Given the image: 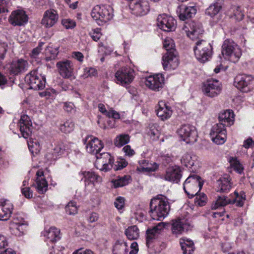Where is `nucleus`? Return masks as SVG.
<instances>
[{"label":"nucleus","mask_w":254,"mask_h":254,"mask_svg":"<svg viewBox=\"0 0 254 254\" xmlns=\"http://www.w3.org/2000/svg\"><path fill=\"white\" fill-rule=\"evenodd\" d=\"M170 209L167 198L162 194L157 195L150 201L149 213L154 220L162 221L168 215Z\"/></svg>","instance_id":"nucleus-1"},{"label":"nucleus","mask_w":254,"mask_h":254,"mask_svg":"<svg viewBox=\"0 0 254 254\" xmlns=\"http://www.w3.org/2000/svg\"><path fill=\"white\" fill-rule=\"evenodd\" d=\"M113 11L109 5H97L92 9L91 15L99 25H102L113 18Z\"/></svg>","instance_id":"nucleus-2"},{"label":"nucleus","mask_w":254,"mask_h":254,"mask_svg":"<svg viewBox=\"0 0 254 254\" xmlns=\"http://www.w3.org/2000/svg\"><path fill=\"white\" fill-rule=\"evenodd\" d=\"M222 54L225 59L236 63L242 56L240 47L232 40H225L222 46Z\"/></svg>","instance_id":"nucleus-3"},{"label":"nucleus","mask_w":254,"mask_h":254,"mask_svg":"<svg viewBox=\"0 0 254 254\" xmlns=\"http://www.w3.org/2000/svg\"><path fill=\"white\" fill-rule=\"evenodd\" d=\"M200 177L196 175L190 176L185 181L183 189L190 198L196 195L201 190L203 183Z\"/></svg>","instance_id":"nucleus-4"},{"label":"nucleus","mask_w":254,"mask_h":254,"mask_svg":"<svg viewBox=\"0 0 254 254\" xmlns=\"http://www.w3.org/2000/svg\"><path fill=\"white\" fill-rule=\"evenodd\" d=\"M193 51L197 60L201 63H205L212 56V47L208 42L200 40L196 42Z\"/></svg>","instance_id":"nucleus-5"},{"label":"nucleus","mask_w":254,"mask_h":254,"mask_svg":"<svg viewBox=\"0 0 254 254\" xmlns=\"http://www.w3.org/2000/svg\"><path fill=\"white\" fill-rule=\"evenodd\" d=\"M25 82L29 88L35 90L43 89L45 87L46 77L38 73L37 70L31 71L25 77Z\"/></svg>","instance_id":"nucleus-6"},{"label":"nucleus","mask_w":254,"mask_h":254,"mask_svg":"<svg viewBox=\"0 0 254 254\" xmlns=\"http://www.w3.org/2000/svg\"><path fill=\"white\" fill-rule=\"evenodd\" d=\"M234 85L242 92H247L254 87V78L250 75H238L235 78Z\"/></svg>","instance_id":"nucleus-7"},{"label":"nucleus","mask_w":254,"mask_h":254,"mask_svg":"<svg viewBox=\"0 0 254 254\" xmlns=\"http://www.w3.org/2000/svg\"><path fill=\"white\" fill-rule=\"evenodd\" d=\"M210 135L212 140L217 144H223L226 139V130L222 123L214 125L211 130Z\"/></svg>","instance_id":"nucleus-8"},{"label":"nucleus","mask_w":254,"mask_h":254,"mask_svg":"<svg viewBox=\"0 0 254 254\" xmlns=\"http://www.w3.org/2000/svg\"><path fill=\"white\" fill-rule=\"evenodd\" d=\"M158 26L166 32L174 31L176 27V21L172 16L166 14L159 15L157 19Z\"/></svg>","instance_id":"nucleus-9"},{"label":"nucleus","mask_w":254,"mask_h":254,"mask_svg":"<svg viewBox=\"0 0 254 254\" xmlns=\"http://www.w3.org/2000/svg\"><path fill=\"white\" fill-rule=\"evenodd\" d=\"M118 83L125 85L130 83L134 78V70L128 67H122L115 74Z\"/></svg>","instance_id":"nucleus-10"},{"label":"nucleus","mask_w":254,"mask_h":254,"mask_svg":"<svg viewBox=\"0 0 254 254\" xmlns=\"http://www.w3.org/2000/svg\"><path fill=\"white\" fill-rule=\"evenodd\" d=\"M87 151L93 155H98L104 147V144L98 138L92 136H87L84 141Z\"/></svg>","instance_id":"nucleus-11"},{"label":"nucleus","mask_w":254,"mask_h":254,"mask_svg":"<svg viewBox=\"0 0 254 254\" xmlns=\"http://www.w3.org/2000/svg\"><path fill=\"white\" fill-rule=\"evenodd\" d=\"M180 137L187 143L196 140V132L195 127L190 125H182L177 130Z\"/></svg>","instance_id":"nucleus-12"},{"label":"nucleus","mask_w":254,"mask_h":254,"mask_svg":"<svg viewBox=\"0 0 254 254\" xmlns=\"http://www.w3.org/2000/svg\"><path fill=\"white\" fill-rule=\"evenodd\" d=\"M129 7L132 13L136 16L144 15L149 11V3L146 0L132 1L130 3Z\"/></svg>","instance_id":"nucleus-13"},{"label":"nucleus","mask_w":254,"mask_h":254,"mask_svg":"<svg viewBox=\"0 0 254 254\" xmlns=\"http://www.w3.org/2000/svg\"><path fill=\"white\" fill-rule=\"evenodd\" d=\"M164 83V77L162 74H157L149 76L146 78L145 85L149 89L154 91H159L160 88H163Z\"/></svg>","instance_id":"nucleus-14"},{"label":"nucleus","mask_w":254,"mask_h":254,"mask_svg":"<svg viewBox=\"0 0 254 254\" xmlns=\"http://www.w3.org/2000/svg\"><path fill=\"white\" fill-rule=\"evenodd\" d=\"M202 91L208 97H213L220 94L221 91L220 83L217 80H210L203 84Z\"/></svg>","instance_id":"nucleus-15"},{"label":"nucleus","mask_w":254,"mask_h":254,"mask_svg":"<svg viewBox=\"0 0 254 254\" xmlns=\"http://www.w3.org/2000/svg\"><path fill=\"white\" fill-rule=\"evenodd\" d=\"M97 163L102 165L100 170L102 171L107 172L113 167L114 159L108 152H104L96 155Z\"/></svg>","instance_id":"nucleus-16"},{"label":"nucleus","mask_w":254,"mask_h":254,"mask_svg":"<svg viewBox=\"0 0 254 254\" xmlns=\"http://www.w3.org/2000/svg\"><path fill=\"white\" fill-rule=\"evenodd\" d=\"M162 64L165 70L174 69L179 65V62L177 52L166 53L162 57Z\"/></svg>","instance_id":"nucleus-17"},{"label":"nucleus","mask_w":254,"mask_h":254,"mask_svg":"<svg viewBox=\"0 0 254 254\" xmlns=\"http://www.w3.org/2000/svg\"><path fill=\"white\" fill-rule=\"evenodd\" d=\"M8 21L14 26H21L28 21V16L24 10H17L11 12Z\"/></svg>","instance_id":"nucleus-18"},{"label":"nucleus","mask_w":254,"mask_h":254,"mask_svg":"<svg viewBox=\"0 0 254 254\" xmlns=\"http://www.w3.org/2000/svg\"><path fill=\"white\" fill-rule=\"evenodd\" d=\"M59 15L54 9L46 10L41 20V24L46 28L53 27L58 21Z\"/></svg>","instance_id":"nucleus-19"},{"label":"nucleus","mask_w":254,"mask_h":254,"mask_svg":"<svg viewBox=\"0 0 254 254\" xmlns=\"http://www.w3.org/2000/svg\"><path fill=\"white\" fill-rule=\"evenodd\" d=\"M56 65L60 74L63 77L68 78L72 76L73 64L71 61L69 60L60 61L57 63Z\"/></svg>","instance_id":"nucleus-20"},{"label":"nucleus","mask_w":254,"mask_h":254,"mask_svg":"<svg viewBox=\"0 0 254 254\" xmlns=\"http://www.w3.org/2000/svg\"><path fill=\"white\" fill-rule=\"evenodd\" d=\"M171 226L172 233L176 236L188 231L191 227L189 223H186L184 220L180 218L172 220Z\"/></svg>","instance_id":"nucleus-21"},{"label":"nucleus","mask_w":254,"mask_h":254,"mask_svg":"<svg viewBox=\"0 0 254 254\" xmlns=\"http://www.w3.org/2000/svg\"><path fill=\"white\" fill-rule=\"evenodd\" d=\"M18 124L22 136L27 138L31 134L32 130V123L29 117L26 115H22Z\"/></svg>","instance_id":"nucleus-22"},{"label":"nucleus","mask_w":254,"mask_h":254,"mask_svg":"<svg viewBox=\"0 0 254 254\" xmlns=\"http://www.w3.org/2000/svg\"><path fill=\"white\" fill-rule=\"evenodd\" d=\"M29 65V64L26 60L19 59L12 61L9 67V70L11 73L17 75L27 71Z\"/></svg>","instance_id":"nucleus-23"},{"label":"nucleus","mask_w":254,"mask_h":254,"mask_svg":"<svg viewBox=\"0 0 254 254\" xmlns=\"http://www.w3.org/2000/svg\"><path fill=\"white\" fill-rule=\"evenodd\" d=\"M183 29L187 35L191 39H193L195 37H198L203 32L201 25H196L194 22L186 23L184 26Z\"/></svg>","instance_id":"nucleus-24"},{"label":"nucleus","mask_w":254,"mask_h":254,"mask_svg":"<svg viewBox=\"0 0 254 254\" xmlns=\"http://www.w3.org/2000/svg\"><path fill=\"white\" fill-rule=\"evenodd\" d=\"M216 190L218 192L227 193L232 187L231 179L228 175L221 177L216 182Z\"/></svg>","instance_id":"nucleus-25"},{"label":"nucleus","mask_w":254,"mask_h":254,"mask_svg":"<svg viewBox=\"0 0 254 254\" xmlns=\"http://www.w3.org/2000/svg\"><path fill=\"white\" fill-rule=\"evenodd\" d=\"M13 209L12 204L8 200L0 201V220L6 221L9 219Z\"/></svg>","instance_id":"nucleus-26"},{"label":"nucleus","mask_w":254,"mask_h":254,"mask_svg":"<svg viewBox=\"0 0 254 254\" xmlns=\"http://www.w3.org/2000/svg\"><path fill=\"white\" fill-rule=\"evenodd\" d=\"M156 114L162 120H165L171 117L172 114V111L171 110V108L167 106L164 102L160 101L158 104Z\"/></svg>","instance_id":"nucleus-27"},{"label":"nucleus","mask_w":254,"mask_h":254,"mask_svg":"<svg viewBox=\"0 0 254 254\" xmlns=\"http://www.w3.org/2000/svg\"><path fill=\"white\" fill-rule=\"evenodd\" d=\"M65 150L64 144L62 142H58L53 151L48 152L45 155V158L49 161L55 160L59 156L64 154Z\"/></svg>","instance_id":"nucleus-28"},{"label":"nucleus","mask_w":254,"mask_h":254,"mask_svg":"<svg viewBox=\"0 0 254 254\" xmlns=\"http://www.w3.org/2000/svg\"><path fill=\"white\" fill-rule=\"evenodd\" d=\"M182 176L179 168H169L166 170L164 178L167 181L177 183L180 181Z\"/></svg>","instance_id":"nucleus-29"},{"label":"nucleus","mask_w":254,"mask_h":254,"mask_svg":"<svg viewBox=\"0 0 254 254\" xmlns=\"http://www.w3.org/2000/svg\"><path fill=\"white\" fill-rule=\"evenodd\" d=\"M218 118L219 123H222L225 127L231 126L234 122V113L230 110H226L220 113Z\"/></svg>","instance_id":"nucleus-30"},{"label":"nucleus","mask_w":254,"mask_h":254,"mask_svg":"<svg viewBox=\"0 0 254 254\" xmlns=\"http://www.w3.org/2000/svg\"><path fill=\"white\" fill-rule=\"evenodd\" d=\"M196 12V9L194 6H183L178 12V15L180 20L185 21L192 17Z\"/></svg>","instance_id":"nucleus-31"},{"label":"nucleus","mask_w":254,"mask_h":254,"mask_svg":"<svg viewBox=\"0 0 254 254\" xmlns=\"http://www.w3.org/2000/svg\"><path fill=\"white\" fill-rule=\"evenodd\" d=\"M24 219L21 217H14L10 228L15 235L20 236L23 233V227L24 226Z\"/></svg>","instance_id":"nucleus-32"},{"label":"nucleus","mask_w":254,"mask_h":254,"mask_svg":"<svg viewBox=\"0 0 254 254\" xmlns=\"http://www.w3.org/2000/svg\"><path fill=\"white\" fill-rule=\"evenodd\" d=\"M60 233L59 229L55 227H51L48 230L45 231L43 235L47 241L54 243L60 239Z\"/></svg>","instance_id":"nucleus-33"},{"label":"nucleus","mask_w":254,"mask_h":254,"mask_svg":"<svg viewBox=\"0 0 254 254\" xmlns=\"http://www.w3.org/2000/svg\"><path fill=\"white\" fill-rule=\"evenodd\" d=\"M128 246L123 239L117 240L113 249V254H127Z\"/></svg>","instance_id":"nucleus-34"},{"label":"nucleus","mask_w":254,"mask_h":254,"mask_svg":"<svg viewBox=\"0 0 254 254\" xmlns=\"http://www.w3.org/2000/svg\"><path fill=\"white\" fill-rule=\"evenodd\" d=\"M161 223H159L157 226L153 227L152 229H148L146 232V244L149 248L151 243L153 240L155 239L158 234L160 233L161 231Z\"/></svg>","instance_id":"nucleus-35"},{"label":"nucleus","mask_w":254,"mask_h":254,"mask_svg":"<svg viewBox=\"0 0 254 254\" xmlns=\"http://www.w3.org/2000/svg\"><path fill=\"white\" fill-rule=\"evenodd\" d=\"M220 0H215L206 10L205 14L211 17L216 15L222 8V3L219 2Z\"/></svg>","instance_id":"nucleus-36"},{"label":"nucleus","mask_w":254,"mask_h":254,"mask_svg":"<svg viewBox=\"0 0 254 254\" xmlns=\"http://www.w3.org/2000/svg\"><path fill=\"white\" fill-rule=\"evenodd\" d=\"M234 201H233L234 202ZM233 201L224 195H219L217 197L215 203L211 205L212 209H218L219 207H223L229 204L232 203Z\"/></svg>","instance_id":"nucleus-37"},{"label":"nucleus","mask_w":254,"mask_h":254,"mask_svg":"<svg viewBox=\"0 0 254 254\" xmlns=\"http://www.w3.org/2000/svg\"><path fill=\"white\" fill-rule=\"evenodd\" d=\"M180 244L184 254H191L194 251V244L191 240L181 239Z\"/></svg>","instance_id":"nucleus-38"},{"label":"nucleus","mask_w":254,"mask_h":254,"mask_svg":"<svg viewBox=\"0 0 254 254\" xmlns=\"http://www.w3.org/2000/svg\"><path fill=\"white\" fill-rule=\"evenodd\" d=\"M128 239L133 240L137 239L139 237V230L136 225L128 227L125 232Z\"/></svg>","instance_id":"nucleus-39"},{"label":"nucleus","mask_w":254,"mask_h":254,"mask_svg":"<svg viewBox=\"0 0 254 254\" xmlns=\"http://www.w3.org/2000/svg\"><path fill=\"white\" fill-rule=\"evenodd\" d=\"M131 181V177L129 175H125L123 177L113 180L112 183L115 188L123 187L128 185Z\"/></svg>","instance_id":"nucleus-40"},{"label":"nucleus","mask_w":254,"mask_h":254,"mask_svg":"<svg viewBox=\"0 0 254 254\" xmlns=\"http://www.w3.org/2000/svg\"><path fill=\"white\" fill-rule=\"evenodd\" d=\"M130 140V136L127 134H121L116 136L114 140V144L116 146L121 147L127 144Z\"/></svg>","instance_id":"nucleus-41"},{"label":"nucleus","mask_w":254,"mask_h":254,"mask_svg":"<svg viewBox=\"0 0 254 254\" xmlns=\"http://www.w3.org/2000/svg\"><path fill=\"white\" fill-rule=\"evenodd\" d=\"M36 188L40 194H44L48 189V183L45 178H36Z\"/></svg>","instance_id":"nucleus-42"},{"label":"nucleus","mask_w":254,"mask_h":254,"mask_svg":"<svg viewBox=\"0 0 254 254\" xmlns=\"http://www.w3.org/2000/svg\"><path fill=\"white\" fill-rule=\"evenodd\" d=\"M195 159V156H191L189 153H186L182 157L181 163L187 167L191 168L194 165Z\"/></svg>","instance_id":"nucleus-43"},{"label":"nucleus","mask_w":254,"mask_h":254,"mask_svg":"<svg viewBox=\"0 0 254 254\" xmlns=\"http://www.w3.org/2000/svg\"><path fill=\"white\" fill-rule=\"evenodd\" d=\"M235 198L231 199V201H234L232 204L236 203V205L239 207H242L244 205V201L246 199V195L243 191L240 192V194L235 191L234 192Z\"/></svg>","instance_id":"nucleus-44"},{"label":"nucleus","mask_w":254,"mask_h":254,"mask_svg":"<svg viewBox=\"0 0 254 254\" xmlns=\"http://www.w3.org/2000/svg\"><path fill=\"white\" fill-rule=\"evenodd\" d=\"M74 127V124L71 121L68 120L60 126V130L65 133H68L72 131Z\"/></svg>","instance_id":"nucleus-45"},{"label":"nucleus","mask_w":254,"mask_h":254,"mask_svg":"<svg viewBox=\"0 0 254 254\" xmlns=\"http://www.w3.org/2000/svg\"><path fill=\"white\" fill-rule=\"evenodd\" d=\"M230 165L234 170L239 174H242L244 171V167L240 161L236 158H232L230 161Z\"/></svg>","instance_id":"nucleus-46"},{"label":"nucleus","mask_w":254,"mask_h":254,"mask_svg":"<svg viewBox=\"0 0 254 254\" xmlns=\"http://www.w3.org/2000/svg\"><path fill=\"white\" fill-rule=\"evenodd\" d=\"M84 176L86 179L89 180L93 183L94 182L100 183L102 181V178L94 172H85Z\"/></svg>","instance_id":"nucleus-47"},{"label":"nucleus","mask_w":254,"mask_h":254,"mask_svg":"<svg viewBox=\"0 0 254 254\" xmlns=\"http://www.w3.org/2000/svg\"><path fill=\"white\" fill-rule=\"evenodd\" d=\"M163 47L166 49L167 51L166 53L170 52L176 53V51L174 48L175 43H174V41L171 38L166 39L164 41Z\"/></svg>","instance_id":"nucleus-48"},{"label":"nucleus","mask_w":254,"mask_h":254,"mask_svg":"<svg viewBox=\"0 0 254 254\" xmlns=\"http://www.w3.org/2000/svg\"><path fill=\"white\" fill-rule=\"evenodd\" d=\"M98 72L96 68L91 67H86L84 68L82 76L84 78L89 77L96 76L97 75Z\"/></svg>","instance_id":"nucleus-49"},{"label":"nucleus","mask_w":254,"mask_h":254,"mask_svg":"<svg viewBox=\"0 0 254 254\" xmlns=\"http://www.w3.org/2000/svg\"><path fill=\"white\" fill-rule=\"evenodd\" d=\"M28 147L30 151L33 155L34 154H38L41 149L40 144L38 141H32L28 143Z\"/></svg>","instance_id":"nucleus-50"},{"label":"nucleus","mask_w":254,"mask_h":254,"mask_svg":"<svg viewBox=\"0 0 254 254\" xmlns=\"http://www.w3.org/2000/svg\"><path fill=\"white\" fill-rule=\"evenodd\" d=\"M195 203L200 206H204L206 203L207 196L204 193L195 195Z\"/></svg>","instance_id":"nucleus-51"},{"label":"nucleus","mask_w":254,"mask_h":254,"mask_svg":"<svg viewBox=\"0 0 254 254\" xmlns=\"http://www.w3.org/2000/svg\"><path fill=\"white\" fill-rule=\"evenodd\" d=\"M65 211L69 215L75 214L77 212L76 203L74 201L69 202L65 206Z\"/></svg>","instance_id":"nucleus-52"},{"label":"nucleus","mask_w":254,"mask_h":254,"mask_svg":"<svg viewBox=\"0 0 254 254\" xmlns=\"http://www.w3.org/2000/svg\"><path fill=\"white\" fill-rule=\"evenodd\" d=\"M62 24L66 29H72L76 26V22L70 19H63Z\"/></svg>","instance_id":"nucleus-53"},{"label":"nucleus","mask_w":254,"mask_h":254,"mask_svg":"<svg viewBox=\"0 0 254 254\" xmlns=\"http://www.w3.org/2000/svg\"><path fill=\"white\" fill-rule=\"evenodd\" d=\"M89 35L91 36L92 39L95 41H98L101 38L102 34L100 31V29L98 28L93 30L89 33Z\"/></svg>","instance_id":"nucleus-54"},{"label":"nucleus","mask_w":254,"mask_h":254,"mask_svg":"<svg viewBox=\"0 0 254 254\" xmlns=\"http://www.w3.org/2000/svg\"><path fill=\"white\" fill-rule=\"evenodd\" d=\"M9 0H0V13L8 12Z\"/></svg>","instance_id":"nucleus-55"},{"label":"nucleus","mask_w":254,"mask_h":254,"mask_svg":"<svg viewBox=\"0 0 254 254\" xmlns=\"http://www.w3.org/2000/svg\"><path fill=\"white\" fill-rule=\"evenodd\" d=\"M124 204L125 199L124 197L121 196L118 197L114 202L115 206L118 209H122Z\"/></svg>","instance_id":"nucleus-56"},{"label":"nucleus","mask_w":254,"mask_h":254,"mask_svg":"<svg viewBox=\"0 0 254 254\" xmlns=\"http://www.w3.org/2000/svg\"><path fill=\"white\" fill-rule=\"evenodd\" d=\"M234 16L237 20L239 21L243 19L244 14L242 12L240 7L237 6L234 10Z\"/></svg>","instance_id":"nucleus-57"},{"label":"nucleus","mask_w":254,"mask_h":254,"mask_svg":"<svg viewBox=\"0 0 254 254\" xmlns=\"http://www.w3.org/2000/svg\"><path fill=\"white\" fill-rule=\"evenodd\" d=\"M122 150L126 155L129 157L133 156L135 154L134 151L131 149L130 146L128 145L124 146Z\"/></svg>","instance_id":"nucleus-58"},{"label":"nucleus","mask_w":254,"mask_h":254,"mask_svg":"<svg viewBox=\"0 0 254 254\" xmlns=\"http://www.w3.org/2000/svg\"><path fill=\"white\" fill-rule=\"evenodd\" d=\"M21 192L23 195L27 198H32L33 196V192L29 187L22 189Z\"/></svg>","instance_id":"nucleus-59"},{"label":"nucleus","mask_w":254,"mask_h":254,"mask_svg":"<svg viewBox=\"0 0 254 254\" xmlns=\"http://www.w3.org/2000/svg\"><path fill=\"white\" fill-rule=\"evenodd\" d=\"M131 251L129 252V254H136L138 252V244L136 242H133L130 245Z\"/></svg>","instance_id":"nucleus-60"},{"label":"nucleus","mask_w":254,"mask_h":254,"mask_svg":"<svg viewBox=\"0 0 254 254\" xmlns=\"http://www.w3.org/2000/svg\"><path fill=\"white\" fill-rule=\"evenodd\" d=\"M6 52L5 46L3 44H0V62L4 59Z\"/></svg>","instance_id":"nucleus-61"},{"label":"nucleus","mask_w":254,"mask_h":254,"mask_svg":"<svg viewBox=\"0 0 254 254\" xmlns=\"http://www.w3.org/2000/svg\"><path fill=\"white\" fill-rule=\"evenodd\" d=\"M107 116L110 118L111 117L115 119H120V114L118 112L114 110L109 111Z\"/></svg>","instance_id":"nucleus-62"},{"label":"nucleus","mask_w":254,"mask_h":254,"mask_svg":"<svg viewBox=\"0 0 254 254\" xmlns=\"http://www.w3.org/2000/svg\"><path fill=\"white\" fill-rule=\"evenodd\" d=\"M72 254H94V253L90 250H84L82 249L77 250L74 252Z\"/></svg>","instance_id":"nucleus-63"},{"label":"nucleus","mask_w":254,"mask_h":254,"mask_svg":"<svg viewBox=\"0 0 254 254\" xmlns=\"http://www.w3.org/2000/svg\"><path fill=\"white\" fill-rule=\"evenodd\" d=\"M7 245V242L6 238L1 235H0V249L4 248Z\"/></svg>","instance_id":"nucleus-64"}]
</instances>
